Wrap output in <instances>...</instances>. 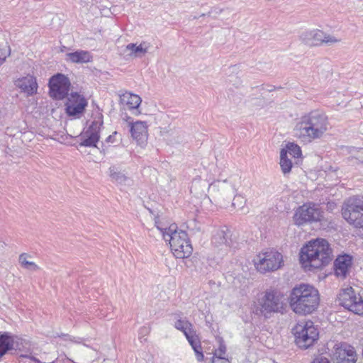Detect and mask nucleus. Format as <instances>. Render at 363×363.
Instances as JSON below:
<instances>
[{
  "instance_id": "nucleus-1",
  "label": "nucleus",
  "mask_w": 363,
  "mask_h": 363,
  "mask_svg": "<svg viewBox=\"0 0 363 363\" xmlns=\"http://www.w3.org/2000/svg\"><path fill=\"white\" fill-rule=\"evenodd\" d=\"M332 259L333 250L328 242L322 238L311 240L299 252L300 263L308 271L323 268Z\"/></svg>"
},
{
  "instance_id": "nucleus-2",
  "label": "nucleus",
  "mask_w": 363,
  "mask_h": 363,
  "mask_svg": "<svg viewBox=\"0 0 363 363\" xmlns=\"http://www.w3.org/2000/svg\"><path fill=\"white\" fill-rule=\"evenodd\" d=\"M327 116L318 110L302 116L296 123L294 135L303 142H311L320 138L328 129Z\"/></svg>"
},
{
  "instance_id": "nucleus-3",
  "label": "nucleus",
  "mask_w": 363,
  "mask_h": 363,
  "mask_svg": "<svg viewBox=\"0 0 363 363\" xmlns=\"http://www.w3.org/2000/svg\"><path fill=\"white\" fill-rule=\"evenodd\" d=\"M289 299L290 307L295 313L306 315L317 309L320 296L313 286L301 284L292 289Z\"/></svg>"
},
{
  "instance_id": "nucleus-4",
  "label": "nucleus",
  "mask_w": 363,
  "mask_h": 363,
  "mask_svg": "<svg viewBox=\"0 0 363 363\" xmlns=\"http://www.w3.org/2000/svg\"><path fill=\"white\" fill-rule=\"evenodd\" d=\"M157 227L162 233L164 240L169 241L171 250L177 258L183 259L191 255L193 247L185 231L177 230L174 225L168 228Z\"/></svg>"
},
{
  "instance_id": "nucleus-5",
  "label": "nucleus",
  "mask_w": 363,
  "mask_h": 363,
  "mask_svg": "<svg viewBox=\"0 0 363 363\" xmlns=\"http://www.w3.org/2000/svg\"><path fill=\"white\" fill-rule=\"evenodd\" d=\"M284 306V295L281 292L267 290L264 296L258 301L255 313L268 318L272 313H283L285 309Z\"/></svg>"
},
{
  "instance_id": "nucleus-6",
  "label": "nucleus",
  "mask_w": 363,
  "mask_h": 363,
  "mask_svg": "<svg viewBox=\"0 0 363 363\" xmlns=\"http://www.w3.org/2000/svg\"><path fill=\"white\" fill-rule=\"evenodd\" d=\"M342 215L347 223L355 228L363 227V196H354L345 202Z\"/></svg>"
},
{
  "instance_id": "nucleus-7",
  "label": "nucleus",
  "mask_w": 363,
  "mask_h": 363,
  "mask_svg": "<svg viewBox=\"0 0 363 363\" xmlns=\"http://www.w3.org/2000/svg\"><path fill=\"white\" fill-rule=\"evenodd\" d=\"M292 330L295 336V342L301 349H308L318 339V328L311 320L297 323Z\"/></svg>"
},
{
  "instance_id": "nucleus-8",
  "label": "nucleus",
  "mask_w": 363,
  "mask_h": 363,
  "mask_svg": "<svg viewBox=\"0 0 363 363\" xmlns=\"http://www.w3.org/2000/svg\"><path fill=\"white\" fill-rule=\"evenodd\" d=\"M322 213L318 205L312 202L306 203L296 210L293 216L294 224L301 226L320 221Z\"/></svg>"
},
{
  "instance_id": "nucleus-9",
  "label": "nucleus",
  "mask_w": 363,
  "mask_h": 363,
  "mask_svg": "<svg viewBox=\"0 0 363 363\" xmlns=\"http://www.w3.org/2000/svg\"><path fill=\"white\" fill-rule=\"evenodd\" d=\"M337 298L340 306L354 314L363 315V297L351 286L342 289Z\"/></svg>"
},
{
  "instance_id": "nucleus-10",
  "label": "nucleus",
  "mask_w": 363,
  "mask_h": 363,
  "mask_svg": "<svg viewBox=\"0 0 363 363\" xmlns=\"http://www.w3.org/2000/svg\"><path fill=\"white\" fill-rule=\"evenodd\" d=\"M283 265V255L274 250L267 251L259 255L258 261L255 262L256 268L261 273L277 271Z\"/></svg>"
},
{
  "instance_id": "nucleus-11",
  "label": "nucleus",
  "mask_w": 363,
  "mask_h": 363,
  "mask_svg": "<svg viewBox=\"0 0 363 363\" xmlns=\"http://www.w3.org/2000/svg\"><path fill=\"white\" fill-rule=\"evenodd\" d=\"M50 96L55 100L67 97L71 83L69 78L62 73H57L49 80Z\"/></svg>"
},
{
  "instance_id": "nucleus-12",
  "label": "nucleus",
  "mask_w": 363,
  "mask_h": 363,
  "mask_svg": "<svg viewBox=\"0 0 363 363\" xmlns=\"http://www.w3.org/2000/svg\"><path fill=\"white\" fill-rule=\"evenodd\" d=\"M300 39L302 43L310 47L320 46L324 43L331 45L340 42V39L330 35L319 29L303 32L300 35Z\"/></svg>"
},
{
  "instance_id": "nucleus-13",
  "label": "nucleus",
  "mask_w": 363,
  "mask_h": 363,
  "mask_svg": "<svg viewBox=\"0 0 363 363\" xmlns=\"http://www.w3.org/2000/svg\"><path fill=\"white\" fill-rule=\"evenodd\" d=\"M87 105L88 102L84 96L77 92H72L65 104L66 113L69 116L79 117L84 112Z\"/></svg>"
},
{
  "instance_id": "nucleus-14",
  "label": "nucleus",
  "mask_w": 363,
  "mask_h": 363,
  "mask_svg": "<svg viewBox=\"0 0 363 363\" xmlns=\"http://www.w3.org/2000/svg\"><path fill=\"white\" fill-rule=\"evenodd\" d=\"M235 185L230 183L228 180H217L212 182L208 186V192L217 198L225 199L230 197L235 192Z\"/></svg>"
},
{
  "instance_id": "nucleus-15",
  "label": "nucleus",
  "mask_w": 363,
  "mask_h": 363,
  "mask_svg": "<svg viewBox=\"0 0 363 363\" xmlns=\"http://www.w3.org/2000/svg\"><path fill=\"white\" fill-rule=\"evenodd\" d=\"M353 258L351 255L344 254L338 255L333 263L334 272L336 277L345 279L352 265Z\"/></svg>"
},
{
  "instance_id": "nucleus-16",
  "label": "nucleus",
  "mask_w": 363,
  "mask_h": 363,
  "mask_svg": "<svg viewBox=\"0 0 363 363\" xmlns=\"http://www.w3.org/2000/svg\"><path fill=\"white\" fill-rule=\"evenodd\" d=\"M15 85L21 89L28 96H32L37 93L38 84L35 77L32 75L19 78L15 81Z\"/></svg>"
},
{
  "instance_id": "nucleus-17",
  "label": "nucleus",
  "mask_w": 363,
  "mask_h": 363,
  "mask_svg": "<svg viewBox=\"0 0 363 363\" xmlns=\"http://www.w3.org/2000/svg\"><path fill=\"white\" fill-rule=\"evenodd\" d=\"M18 340L20 339L17 338V337H14L9 333L0 335V357L4 355L9 350L13 349L14 346L16 347L15 349L20 350Z\"/></svg>"
},
{
  "instance_id": "nucleus-18",
  "label": "nucleus",
  "mask_w": 363,
  "mask_h": 363,
  "mask_svg": "<svg viewBox=\"0 0 363 363\" xmlns=\"http://www.w3.org/2000/svg\"><path fill=\"white\" fill-rule=\"evenodd\" d=\"M130 133L132 137L138 143H144L147 138V125L145 122L136 121L130 123Z\"/></svg>"
},
{
  "instance_id": "nucleus-19",
  "label": "nucleus",
  "mask_w": 363,
  "mask_h": 363,
  "mask_svg": "<svg viewBox=\"0 0 363 363\" xmlns=\"http://www.w3.org/2000/svg\"><path fill=\"white\" fill-rule=\"evenodd\" d=\"M351 354H356L354 348L347 343L336 345L333 354V359L336 363L350 357Z\"/></svg>"
},
{
  "instance_id": "nucleus-20",
  "label": "nucleus",
  "mask_w": 363,
  "mask_h": 363,
  "mask_svg": "<svg viewBox=\"0 0 363 363\" xmlns=\"http://www.w3.org/2000/svg\"><path fill=\"white\" fill-rule=\"evenodd\" d=\"M65 60L72 63L83 64L92 61L93 57L89 51L78 50L73 52H67Z\"/></svg>"
},
{
  "instance_id": "nucleus-21",
  "label": "nucleus",
  "mask_w": 363,
  "mask_h": 363,
  "mask_svg": "<svg viewBox=\"0 0 363 363\" xmlns=\"http://www.w3.org/2000/svg\"><path fill=\"white\" fill-rule=\"evenodd\" d=\"M231 240L227 237V233L223 230H217L211 238V242L216 247L227 250L230 247Z\"/></svg>"
},
{
  "instance_id": "nucleus-22",
  "label": "nucleus",
  "mask_w": 363,
  "mask_h": 363,
  "mask_svg": "<svg viewBox=\"0 0 363 363\" xmlns=\"http://www.w3.org/2000/svg\"><path fill=\"white\" fill-rule=\"evenodd\" d=\"M109 177L112 182L121 185L129 184L128 182H130V178L120 171L119 168L116 165H112L109 167Z\"/></svg>"
},
{
  "instance_id": "nucleus-23",
  "label": "nucleus",
  "mask_w": 363,
  "mask_h": 363,
  "mask_svg": "<svg viewBox=\"0 0 363 363\" xmlns=\"http://www.w3.org/2000/svg\"><path fill=\"white\" fill-rule=\"evenodd\" d=\"M150 45L147 42H142L139 45L135 43H129L126 45V50L130 51V55L135 57L145 55Z\"/></svg>"
},
{
  "instance_id": "nucleus-24",
  "label": "nucleus",
  "mask_w": 363,
  "mask_h": 363,
  "mask_svg": "<svg viewBox=\"0 0 363 363\" xmlns=\"http://www.w3.org/2000/svg\"><path fill=\"white\" fill-rule=\"evenodd\" d=\"M219 347L213 353L211 363H230L228 359L222 357L226 352V346L222 337L218 338Z\"/></svg>"
},
{
  "instance_id": "nucleus-25",
  "label": "nucleus",
  "mask_w": 363,
  "mask_h": 363,
  "mask_svg": "<svg viewBox=\"0 0 363 363\" xmlns=\"http://www.w3.org/2000/svg\"><path fill=\"white\" fill-rule=\"evenodd\" d=\"M121 101L122 103H125L130 109H137L142 102L138 95L131 93H125L121 96Z\"/></svg>"
},
{
  "instance_id": "nucleus-26",
  "label": "nucleus",
  "mask_w": 363,
  "mask_h": 363,
  "mask_svg": "<svg viewBox=\"0 0 363 363\" xmlns=\"http://www.w3.org/2000/svg\"><path fill=\"white\" fill-rule=\"evenodd\" d=\"M84 135L86 138L79 143L80 146L96 147V143L100 138V135L98 133H91L90 130H86Z\"/></svg>"
},
{
  "instance_id": "nucleus-27",
  "label": "nucleus",
  "mask_w": 363,
  "mask_h": 363,
  "mask_svg": "<svg viewBox=\"0 0 363 363\" xmlns=\"http://www.w3.org/2000/svg\"><path fill=\"white\" fill-rule=\"evenodd\" d=\"M280 166L284 174L289 173L292 168V162L288 158L287 150L285 149H281L280 152Z\"/></svg>"
},
{
  "instance_id": "nucleus-28",
  "label": "nucleus",
  "mask_w": 363,
  "mask_h": 363,
  "mask_svg": "<svg viewBox=\"0 0 363 363\" xmlns=\"http://www.w3.org/2000/svg\"><path fill=\"white\" fill-rule=\"evenodd\" d=\"M28 255L26 253H22L19 256V262L21 264V267L26 269L35 272L39 269V267L33 262H29L27 260Z\"/></svg>"
},
{
  "instance_id": "nucleus-29",
  "label": "nucleus",
  "mask_w": 363,
  "mask_h": 363,
  "mask_svg": "<svg viewBox=\"0 0 363 363\" xmlns=\"http://www.w3.org/2000/svg\"><path fill=\"white\" fill-rule=\"evenodd\" d=\"M284 149L287 150V154L289 153L294 158L301 156V147L294 143H289Z\"/></svg>"
},
{
  "instance_id": "nucleus-30",
  "label": "nucleus",
  "mask_w": 363,
  "mask_h": 363,
  "mask_svg": "<svg viewBox=\"0 0 363 363\" xmlns=\"http://www.w3.org/2000/svg\"><path fill=\"white\" fill-rule=\"evenodd\" d=\"M174 315L177 318V320L174 323V328L177 330H182L185 325L186 326L188 325L191 326V322H189L186 318H182L181 312L179 313H175Z\"/></svg>"
},
{
  "instance_id": "nucleus-31",
  "label": "nucleus",
  "mask_w": 363,
  "mask_h": 363,
  "mask_svg": "<svg viewBox=\"0 0 363 363\" xmlns=\"http://www.w3.org/2000/svg\"><path fill=\"white\" fill-rule=\"evenodd\" d=\"M103 125L102 116H101L99 120H94L92 121L90 126L86 130H90L91 133H98L99 134L101 126Z\"/></svg>"
},
{
  "instance_id": "nucleus-32",
  "label": "nucleus",
  "mask_w": 363,
  "mask_h": 363,
  "mask_svg": "<svg viewBox=\"0 0 363 363\" xmlns=\"http://www.w3.org/2000/svg\"><path fill=\"white\" fill-rule=\"evenodd\" d=\"M245 202L246 200L242 196L236 194L233 198L232 205L235 208L242 209L244 207Z\"/></svg>"
},
{
  "instance_id": "nucleus-33",
  "label": "nucleus",
  "mask_w": 363,
  "mask_h": 363,
  "mask_svg": "<svg viewBox=\"0 0 363 363\" xmlns=\"http://www.w3.org/2000/svg\"><path fill=\"white\" fill-rule=\"evenodd\" d=\"M186 338L192 348L196 347L197 345H200L201 344V341L199 335L196 334V331L194 333V334H191Z\"/></svg>"
},
{
  "instance_id": "nucleus-34",
  "label": "nucleus",
  "mask_w": 363,
  "mask_h": 363,
  "mask_svg": "<svg viewBox=\"0 0 363 363\" xmlns=\"http://www.w3.org/2000/svg\"><path fill=\"white\" fill-rule=\"evenodd\" d=\"M11 54L10 48L6 46L5 48H0V65H1L6 60V57Z\"/></svg>"
},
{
  "instance_id": "nucleus-35",
  "label": "nucleus",
  "mask_w": 363,
  "mask_h": 363,
  "mask_svg": "<svg viewBox=\"0 0 363 363\" xmlns=\"http://www.w3.org/2000/svg\"><path fill=\"white\" fill-rule=\"evenodd\" d=\"M179 330L183 333L186 337L191 335V334H194V333L196 332V330L194 328V325L191 323V326H189V325L186 326L185 325L184 327H183L182 330Z\"/></svg>"
},
{
  "instance_id": "nucleus-36",
  "label": "nucleus",
  "mask_w": 363,
  "mask_h": 363,
  "mask_svg": "<svg viewBox=\"0 0 363 363\" xmlns=\"http://www.w3.org/2000/svg\"><path fill=\"white\" fill-rule=\"evenodd\" d=\"M196 354V359L199 362H201L203 360L204 356L202 351L201 345H197L195 347L192 348Z\"/></svg>"
},
{
  "instance_id": "nucleus-37",
  "label": "nucleus",
  "mask_w": 363,
  "mask_h": 363,
  "mask_svg": "<svg viewBox=\"0 0 363 363\" xmlns=\"http://www.w3.org/2000/svg\"><path fill=\"white\" fill-rule=\"evenodd\" d=\"M357 361V354H351L350 357L344 360H340L336 363H355Z\"/></svg>"
},
{
  "instance_id": "nucleus-38",
  "label": "nucleus",
  "mask_w": 363,
  "mask_h": 363,
  "mask_svg": "<svg viewBox=\"0 0 363 363\" xmlns=\"http://www.w3.org/2000/svg\"><path fill=\"white\" fill-rule=\"evenodd\" d=\"M311 363H330V361L324 357H318L313 359Z\"/></svg>"
},
{
  "instance_id": "nucleus-39",
  "label": "nucleus",
  "mask_w": 363,
  "mask_h": 363,
  "mask_svg": "<svg viewBox=\"0 0 363 363\" xmlns=\"http://www.w3.org/2000/svg\"><path fill=\"white\" fill-rule=\"evenodd\" d=\"M117 134H118L117 131H115L112 135H109V136L106 138V142H108V143H113V142L115 141V140H114V136H115L116 135H117Z\"/></svg>"
},
{
  "instance_id": "nucleus-40",
  "label": "nucleus",
  "mask_w": 363,
  "mask_h": 363,
  "mask_svg": "<svg viewBox=\"0 0 363 363\" xmlns=\"http://www.w3.org/2000/svg\"><path fill=\"white\" fill-rule=\"evenodd\" d=\"M267 91L271 92L274 90H275V86L272 85H268L267 89H266Z\"/></svg>"
},
{
  "instance_id": "nucleus-41",
  "label": "nucleus",
  "mask_w": 363,
  "mask_h": 363,
  "mask_svg": "<svg viewBox=\"0 0 363 363\" xmlns=\"http://www.w3.org/2000/svg\"><path fill=\"white\" fill-rule=\"evenodd\" d=\"M222 11H223L222 9L218 10V9H214V12L216 13H220L222 12Z\"/></svg>"
},
{
  "instance_id": "nucleus-42",
  "label": "nucleus",
  "mask_w": 363,
  "mask_h": 363,
  "mask_svg": "<svg viewBox=\"0 0 363 363\" xmlns=\"http://www.w3.org/2000/svg\"><path fill=\"white\" fill-rule=\"evenodd\" d=\"M141 330H146V328H142Z\"/></svg>"
}]
</instances>
